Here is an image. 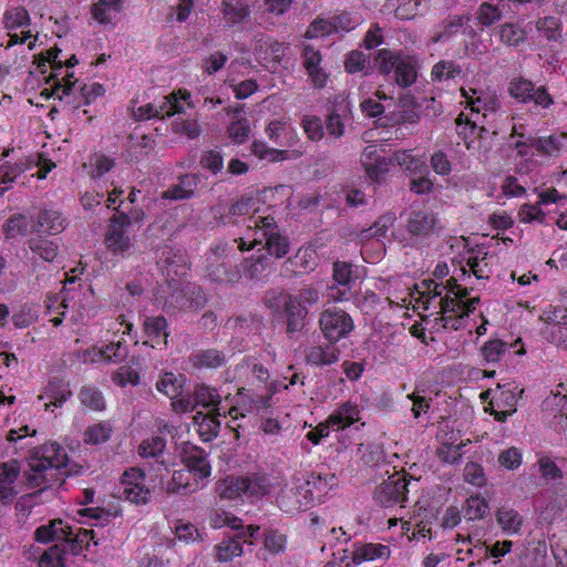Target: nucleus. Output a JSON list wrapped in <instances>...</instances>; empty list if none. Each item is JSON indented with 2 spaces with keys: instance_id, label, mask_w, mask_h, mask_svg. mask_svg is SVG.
Masks as SVG:
<instances>
[{
  "instance_id": "1",
  "label": "nucleus",
  "mask_w": 567,
  "mask_h": 567,
  "mask_svg": "<svg viewBox=\"0 0 567 567\" xmlns=\"http://www.w3.org/2000/svg\"><path fill=\"white\" fill-rule=\"evenodd\" d=\"M69 462L65 450L58 443H47L35 447L27 458L28 468L23 471L28 488H39V493L62 484V475Z\"/></svg>"
},
{
  "instance_id": "2",
  "label": "nucleus",
  "mask_w": 567,
  "mask_h": 567,
  "mask_svg": "<svg viewBox=\"0 0 567 567\" xmlns=\"http://www.w3.org/2000/svg\"><path fill=\"white\" fill-rule=\"evenodd\" d=\"M249 221L252 225H248V228L252 233V238L249 241V246L246 247V238L240 237L235 239L238 244L240 251L249 250L258 245H262L266 250L265 255H268L271 259L285 258L291 248L289 237L282 231L272 216L266 217H250Z\"/></svg>"
},
{
  "instance_id": "3",
  "label": "nucleus",
  "mask_w": 567,
  "mask_h": 567,
  "mask_svg": "<svg viewBox=\"0 0 567 567\" xmlns=\"http://www.w3.org/2000/svg\"><path fill=\"white\" fill-rule=\"evenodd\" d=\"M374 63L381 74L393 79L402 89L410 87L416 82L419 65L412 55L382 49L378 51Z\"/></svg>"
},
{
  "instance_id": "4",
  "label": "nucleus",
  "mask_w": 567,
  "mask_h": 567,
  "mask_svg": "<svg viewBox=\"0 0 567 567\" xmlns=\"http://www.w3.org/2000/svg\"><path fill=\"white\" fill-rule=\"evenodd\" d=\"M233 247L218 244L206 254V275L217 284L235 285L241 279V270L233 264Z\"/></svg>"
},
{
  "instance_id": "5",
  "label": "nucleus",
  "mask_w": 567,
  "mask_h": 567,
  "mask_svg": "<svg viewBox=\"0 0 567 567\" xmlns=\"http://www.w3.org/2000/svg\"><path fill=\"white\" fill-rule=\"evenodd\" d=\"M268 482L264 476H228L218 482L216 492L224 499L235 501L244 495L261 497L268 493Z\"/></svg>"
},
{
  "instance_id": "6",
  "label": "nucleus",
  "mask_w": 567,
  "mask_h": 567,
  "mask_svg": "<svg viewBox=\"0 0 567 567\" xmlns=\"http://www.w3.org/2000/svg\"><path fill=\"white\" fill-rule=\"evenodd\" d=\"M224 524L230 526L235 534L217 545L216 555L219 561H229L243 555V544L249 543L252 545L250 539L258 533L259 527L255 525L243 526L241 520L236 516H226Z\"/></svg>"
},
{
  "instance_id": "7",
  "label": "nucleus",
  "mask_w": 567,
  "mask_h": 567,
  "mask_svg": "<svg viewBox=\"0 0 567 567\" xmlns=\"http://www.w3.org/2000/svg\"><path fill=\"white\" fill-rule=\"evenodd\" d=\"M319 327L327 341L338 342L349 337L354 329V322L348 312L331 307L320 313Z\"/></svg>"
},
{
  "instance_id": "8",
  "label": "nucleus",
  "mask_w": 567,
  "mask_h": 567,
  "mask_svg": "<svg viewBox=\"0 0 567 567\" xmlns=\"http://www.w3.org/2000/svg\"><path fill=\"white\" fill-rule=\"evenodd\" d=\"M116 213L110 218V224L105 234V246L114 255L125 256L132 248L131 237L128 235L126 213L115 208Z\"/></svg>"
},
{
  "instance_id": "9",
  "label": "nucleus",
  "mask_w": 567,
  "mask_h": 567,
  "mask_svg": "<svg viewBox=\"0 0 567 567\" xmlns=\"http://www.w3.org/2000/svg\"><path fill=\"white\" fill-rule=\"evenodd\" d=\"M508 93L516 101L533 103L536 107L548 109L554 104V99L545 86L536 87L532 81L520 76L509 82Z\"/></svg>"
},
{
  "instance_id": "10",
  "label": "nucleus",
  "mask_w": 567,
  "mask_h": 567,
  "mask_svg": "<svg viewBox=\"0 0 567 567\" xmlns=\"http://www.w3.org/2000/svg\"><path fill=\"white\" fill-rule=\"evenodd\" d=\"M145 473L136 467L126 470L122 475L117 494L132 504L145 505L151 499V489L144 485Z\"/></svg>"
},
{
  "instance_id": "11",
  "label": "nucleus",
  "mask_w": 567,
  "mask_h": 567,
  "mask_svg": "<svg viewBox=\"0 0 567 567\" xmlns=\"http://www.w3.org/2000/svg\"><path fill=\"white\" fill-rule=\"evenodd\" d=\"M207 300L204 291L199 287H187L173 291L165 301L164 308L169 311L200 310L205 307Z\"/></svg>"
},
{
  "instance_id": "12",
  "label": "nucleus",
  "mask_w": 567,
  "mask_h": 567,
  "mask_svg": "<svg viewBox=\"0 0 567 567\" xmlns=\"http://www.w3.org/2000/svg\"><path fill=\"white\" fill-rule=\"evenodd\" d=\"M408 492V482L405 477L401 475H393L375 487L373 498L381 506L391 507L406 501Z\"/></svg>"
},
{
  "instance_id": "13",
  "label": "nucleus",
  "mask_w": 567,
  "mask_h": 567,
  "mask_svg": "<svg viewBox=\"0 0 567 567\" xmlns=\"http://www.w3.org/2000/svg\"><path fill=\"white\" fill-rule=\"evenodd\" d=\"M318 266L317 251L312 247H301L295 256L287 258L281 264L280 274L286 278L309 274Z\"/></svg>"
},
{
  "instance_id": "14",
  "label": "nucleus",
  "mask_w": 567,
  "mask_h": 567,
  "mask_svg": "<svg viewBox=\"0 0 567 567\" xmlns=\"http://www.w3.org/2000/svg\"><path fill=\"white\" fill-rule=\"evenodd\" d=\"M181 458L194 477L204 480L210 475L212 468L207 460V453L202 447L190 442L183 443Z\"/></svg>"
},
{
  "instance_id": "15",
  "label": "nucleus",
  "mask_w": 567,
  "mask_h": 567,
  "mask_svg": "<svg viewBox=\"0 0 567 567\" xmlns=\"http://www.w3.org/2000/svg\"><path fill=\"white\" fill-rule=\"evenodd\" d=\"M405 228L413 237L429 238L439 230L440 221L431 210H412L408 216Z\"/></svg>"
},
{
  "instance_id": "16",
  "label": "nucleus",
  "mask_w": 567,
  "mask_h": 567,
  "mask_svg": "<svg viewBox=\"0 0 567 567\" xmlns=\"http://www.w3.org/2000/svg\"><path fill=\"white\" fill-rule=\"evenodd\" d=\"M76 538L71 535H68V539H63L61 544H54L49 547L39 559V567H65L64 556L66 550H69L72 555H79L83 545L76 543Z\"/></svg>"
},
{
  "instance_id": "17",
  "label": "nucleus",
  "mask_w": 567,
  "mask_h": 567,
  "mask_svg": "<svg viewBox=\"0 0 567 567\" xmlns=\"http://www.w3.org/2000/svg\"><path fill=\"white\" fill-rule=\"evenodd\" d=\"M306 496L300 478H295L292 486H286L280 491L277 496V504L285 513H298L308 509L312 505Z\"/></svg>"
},
{
  "instance_id": "18",
  "label": "nucleus",
  "mask_w": 567,
  "mask_h": 567,
  "mask_svg": "<svg viewBox=\"0 0 567 567\" xmlns=\"http://www.w3.org/2000/svg\"><path fill=\"white\" fill-rule=\"evenodd\" d=\"M340 349L337 342L328 341L326 344H313L306 350V362L322 368L339 361Z\"/></svg>"
},
{
  "instance_id": "19",
  "label": "nucleus",
  "mask_w": 567,
  "mask_h": 567,
  "mask_svg": "<svg viewBox=\"0 0 567 567\" xmlns=\"http://www.w3.org/2000/svg\"><path fill=\"white\" fill-rule=\"evenodd\" d=\"M333 475H321L319 473H310L307 478L300 480V483L305 489L306 498L310 499L311 504L315 501H320L322 496H324L328 491L334 484Z\"/></svg>"
},
{
  "instance_id": "20",
  "label": "nucleus",
  "mask_w": 567,
  "mask_h": 567,
  "mask_svg": "<svg viewBox=\"0 0 567 567\" xmlns=\"http://www.w3.org/2000/svg\"><path fill=\"white\" fill-rule=\"evenodd\" d=\"M200 174H185L179 176L178 183L163 193V198L172 200L189 199L195 196L202 183Z\"/></svg>"
},
{
  "instance_id": "21",
  "label": "nucleus",
  "mask_w": 567,
  "mask_h": 567,
  "mask_svg": "<svg viewBox=\"0 0 567 567\" xmlns=\"http://www.w3.org/2000/svg\"><path fill=\"white\" fill-rule=\"evenodd\" d=\"M72 534V526L65 524L62 519H53L48 524L37 527L34 530V539L42 544L55 542L61 544L63 539H68V535Z\"/></svg>"
},
{
  "instance_id": "22",
  "label": "nucleus",
  "mask_w": 567,
  "mask_h": 567,
  "mask_svg": "<svg viewBox=\"0 0 567 567\" xmlns=\"http://www.w3.org/2000/svg\"><path fill=\"white\" fill-rule=\"evenodd\" d=\"M274 259L268 255L259 254L245 258L241 264V275L244 274L249 280H261L272 268Z\"/></svg>"
},
{
  "instance_id": "23",
  "label": "nucleus",
  "mask_w": 567,
  "mask_h": 567,
  "mask_svg": "<svg viewBox=\"0 0 567 567\" xmlns=\"http://www.w3.org/2000/svg\"><path fill=\"white\" fill-rule=\"evenodd\" d=\"M189 362L198 370L218 369L226 364L227 357L224 351L215 348L200 349L189 355Z\"/></svg>"
},
{
  "instance_id": "24",
  "label": "nucleus",
  "mask_w": 567,
  "mask_h": 567,
  "mask_svg": "<svg viewBox=\"0 0 567 567\" xmlns=\"http://www.w3.org/2000/svg\"><path fill=\"white\" fill-rule=\"evenodd\" d=\"M167 320L164 316L147 317L143 323L144 334L148 338L145 343H151L153 348L167 344Z\"/></svg>"
},
{
  "instance_id": "25",
  "label": "nucleus",
  "mask_w": 567,
  "mask_h": 567,
  "mask_svg": "<svg viewBox=\"0 0 567 567\" xmlns=\"http://www.w3.org/2000/svg\"><path fill=\"white\" fill-rule=\"evenodd\" d=\"M538 154L558 156L567 147V133H557L549 136H533L530 141Z\"/></svg>"
},
{
  "instance_id": "26",
  "label": "nucleus",
  "mask_w": 567,
  "mask_h": 567,
  "mask_svg": "<svg viewBox=\"0 0 567 567\" xmlns=\"http://www.w3.org/2000/svg\"><path fill=\"white\" fill-rule=\"evenodd\" d=\"M285 315H286V331L289 336L300 332L305 327V320L308 315L306 306L298 303L295 299L285 297L284 301Z\"/></svg>"
},
{
  "instance_id": "27",
  "label": "nucleus",
  "mask_w": 567,
  "mask_h": 567,
  "mask_svg": "<svg viewBox=\"0 0 567 567\" xmlns=\"http://www.w3.org/2000/svg\"><path fill=\"white\" fill-rule=\"evenodd\" d=\"M303 66L311 78L315 86L323 87L327 82V74L320 68L321 54L310 45H305L302 50Z\"/></svg>"
},
{
  "instance_id": "28",
  "label": "nucleus",
  "mask_w": 567,
  "mask_h": 567,
  "mask_svg": "<svg viewBox=\"0 0 567 567\" xmlns=\"http://www.w3.org/2000/svg\"><path fill=\"white\" fill-rule=\"evenodd\" d=\"M33 162L29 158H20L16 163L4 162L0 165V196L9 189V185L12 184L16 178L30 169Z\"/></svg>"
},
{
  "instance_id": "29",
  "label": "nucleus",
  "mask_w": 567,
  "mask_h": 567,
  "mask_svg": "<svg viewBox=\"0 0 567 567\" xmlns=\"http://www.w3.org/2000/svg\"><path fill=\"white\" fill-rule=\"evenodd\" d=\"M64 229V219L56 210L44 209L41 210L37 217L32 230L37 233H44L48 235H55Z\"/></svg>"
},
{
  "instance_id": "30",
  "label": "nucleus",
  "mask_w": 567,
  "mask_h": 567,
  "mask_svg": "<svg viewBox=\"0 0 567 567\" xmlns=\"http://www.w3.org/2000/svg\"><path fill=\"white\" fill-rule=\"evenodd\" d=\"M496 522L506 535H517L522 530L524 518L513 507L501 506L495 513Z\"/></svg>"
},
{
  "instance_id": "31",
  "label": "nucleus",
  "mask_w": 567,
  "mask_h": 567,
  "mask_svg": "<svg viewBox=\"0 0 567 567\" xmlns=\"http://www.w3.org/2000/svg\"><path fill=\"white\" fill-rule=\"evenodd\" d=\"M44 395L50 400L45 404V410H50L51 406H62L72 396V391L68 382L53 378L49 381Z\"/></svg>"
},
{
  "instance_id": "32",
  "label": "nucleus",
  "mask_w": 567,
  "mask_h": 567,
  "mask_svg": "<svg viewBox=\"0 0 567 567\" xmlns=\"http://www.w3.org/2000/svg\"><path fill=\"white\" fill-rule=\"evenodd\" d=\"M123 9V0H97L91 8L94 20L101 24H113L115 17Z\"/></svg>"
},
{
  "instance_id": "33",
  "label": "nucleus",
  "mask_w": 567,
  "mask_h": 567,
  "mask_svg": "<svg viewBox=\"0 0 567 567\" xmlns=\"http://www.w3.org/2000/svg\"><path fill=\"white\" fill-rule=\"evenodd\" d=\"M221 12L226 22L234 27L248 20L250 8L241 0H224L221 2Z\"/></svg>"
},
{
  "instance_id": "34",
  "label": "nucleus",
  "mask_w": 567,
  "mask_h": 567,
  "mask_svg": "<svg viewBox=\"0 0 567 567\" xmlns=\"http://www.w3.org/2000/svg\"><path fill=\"white\" fill-rule=\"evenodd\" d=\"M359 412L355 404L346 402L329 416V424L337 430L350 426L359 420Z\"/></svg>"
},
{
  "instance_id": "35",
  "label": "nucleus",
  "mask_w": 567,
  "mask_h": 567,
  "mask_svg": "<svg viewBox=\"0 0 567 567\" xmlns=\"http://www.w3.org/2000/svg\"><path fill=\"white\" fill-rule=\"evenodd\" d=\"M478 118H473L464 113H460L455 120L456 133L464 141V144L468 151L475 150L473 137L477 131Z\"/></svg>"
},
{
  "instance_id": "36",
  "label": "nucleus",
  "mask_w": 567,
  "mask_h": 567,
  "mask_svg": "<svg viewBox=\"0 0 567 567\" xmlns=\"http://www.w3.org/2000/svg\"><path fill=\"white\" fill-rule=\"evenodd\" d=\"M157 262L163 267L172 269L177 276L185 274V256L181 250H175L173 247H163Z\"/></svg>"
},
{
  "instance_id": "37",
  "label": "nucleus",
  "mask_w": 567,
  "mask_h": 567,
  "mask_svg": "<svg viewBox=\"0 0 567 567\" xmlns=\"http://www.w3.org/2000/svg\"><path fill=\"white\" fill-rule=\"evenodd\" d=\"M389 162L392 164H398L401 167H404L410 174H423L426 172L425 163L412 156L411 151H398L394 152L390 157Z\"/></svg>"
},
{
  "instance_id": "38",
  "label": "nucleus",
  "mask_w": 567,
  "mask_h": 567,
  "mask_svg": "<svg viewBox=\"0 0 567 567\" xmlns=\"http://www.w3.org/2000/svg\"><path fill=\"white\" fill-rule=\"evenodd\" d=\"M348 105L340 103L334 105L333 110L329 113L326 118V130L329 136L339 138L344 134V123L342 116L348 113Z\"/></svg>"
},
{
  "instance_id": "39",
  "label": "nucleus",
  "mask_w": 567,
  "mask_h": 567,
  "mask_svg": "<svg viewBox=\"0 0 567 567\" xmlns=\"http://www.w3.org/2000/svg\"><path fill=\"white\" fill-rule=\"evenodd\" d=\"M183 384V375L177 377L173 372H165L156 382V390L169 399H175L182 394Z\"/></svg>"
},
{
  "instance_id": "40",
  "label": "nucleus",
  "mask_w": 567,
  "mask_h": 567,
  "mask_svg": "<svg viewBox=\"0 0 567 567\" xmlns=\"http://www.w3.org/2000/svg\"><path fill=\"white\" fill-rule=\"evenodd\" d=\"M193 399L197 405H202L204 408H214L218 411V405L220 403V395L215 388L208 386L206 384H197L194 389ZM220 415L219 412H217Z\"/></svg>"
},
{
  "instance_id": "41",
  "label": "nucleus",
  "mask_w": 567,
  "mask_h": 567,
  "mask_svg": "<svg viewBox=\"0 0 567 567\" xmlns=\"http://www.w3.org/2000/svg\"><path fill=\"white\" fill-rule=\"evenodd\" d=\"M79 400L85 408L93 411L105 410V400L103 393L93 385H84L79 391Z\"/></svg>"
},
{
  "instance_id": "42",
  "label": "nucleus",
  "mask_w": 567,
  "mask_h": 567,
  "mask_svg": "<svg viewBox=\"0 0 567 567\" xmlns=\"http://www.w3.org/2000/svg\"><path fill=\"white\" fill-rule=\"evenodd\" d=\"M353 554L357 557V563L374 560L378 558H388L390 556V548L382 544H364L354 548Z\"/></svg>"
},
{
  "instance_id": "43",
  "label": "nucleus",
  "mask_w": 567,
  "mask_h": 567,
  "mask_svg": "<svg viewBox=\"0 0 567 567\" xmlns=\"http://www.w3.org/2000/svg\"><path fill=\"white\" fill-rule=\"evenodd\" d=\"M29 225L27 216L14 214L6 220L2 226V231L7 239H14L19 236L27 235Z\"/></svg>"
},
{
  "instance_id": "44",
  "label": "nucleus",
  "mask_w": 567,
  "mask_h": 567,
  "mask_svg": "<svg viewBox=\"0 0 567 567\" xmlns=\"http://www.w3.org/2000/svg\"><path fill=\"white\" fill-rule=\"evenodd\" d=\"M30 250L38 255L45 261H53L58 256V244L53 240L43 239V238H31L29 240Z\"/></svg>"
},
{
  "instance_id": "45",
  "label": "nucleus",
  "mask_w": 567,
  "mask_h": 567,
  "mask_svg": "<svg viewBox=\"0 0 567 567\" xmlns=\"http://www.w3.org/2000/svg\"><path fill=\"white\" fill-rule=\"evenodd\" d=\"M488 503L480 496H471L463 507L464 518L467 520L482 519L488 512Z\"/></svg>"
},
{
  "instance_id": "46",
  "label": "nucleus",
  "mask_w": 567,
  "mask_h": 567,
  "mask_svg": "<svg viewBox=\"0 0 567 567\" xmlns=\"http://www.w3.org/2000/svg\"><path fill=\"white\" fill-rule=\"evenodd\" d=\"M462 74V68L453 61L442 60L437 62L431 72L432 79L435 81L453 80Z\"/></svg>"
},
{
  "instance_id": "47",
  "label": "nucleus",
  "mask_w": 567,
  "mask_h": 567,
  "mask_svg": "<svg viewBox=\"0 0 567 567\" xmlns=\"http://www.w3.org/2000/svg\"><path fill=\"white\" fill-rule=\"evenodd\" d=\"M507 351V343L501 339L485 342L481 348V354L487 363L498 362Z\"/></svg>"
},
{
  "instance_id": "48",
  "label": "nucleus",
  "mask_w": 567,
  "mask_h": 567,
  "mask_svg": "<svg viewBox=\"0 0 567 567\" xmlns=\"http://www.w3.org/2000/svg\"><path fill=\"white\" fill-rule=\"evenodd\" d=\"M536 29L544 34L548 41H558L561 38V23L555 17H544L536 22Z\"/></svg>"
},
{
  "instance_id": "49",
  "label": "nucleus",
  "mask_w": 567,
  "mask_h": 567,
  "mask_svg": "<svg viewBox=\"0 0 567 567\" xmlns=\"http://www.w3.org/2000/svg\"><path fill=\"white\" fill-rule=\"evenodd\" d=\"M499 38L505 44L517 47L525 41L526 33L515 23H504L499 28Z\"/></svg>"
},
{
  "instance_id": "50",
  "label": "nucleus",
  "mask_w": 567,
  "mask_h": 567,
  "mask_svg": "<svg viewBox=\"0 0 567 567\" xmlns=\"http://www.w3.org/2000/svg\"><path fill=\"white\" fill-rule=\"evenodd\" d=\"M3 24L7 30H14L30 24V17L24 8L18 7L6 11Z\"/></svg>"
},
{
  "instance_id": "51",
  "label": "nucleus",
  "mask_w": 567,
  "mask_h": 567,
  "mask_svg": "<svg viewBox=\"0 0 567 567\" xmlns=\"http://www.w3.org/2000/svg\"><path fill=\"white\" fill-rule=\"evenodd\" d=\"M156 117L165 118L173 116L175 114H181L184 112L183 103L177 99L175 93H172L164 97V101L159 105H155Z\"/></svg>"
},
{
  "instance_id": "52",
  "label": "nucleus",
  "mask_w": 567,
  "mask_h": 567,
  "mask_svg": "<svg viewBox=\"0 0 567 567\" xmlns=\"http://www.w3.org/2000/svg\"><path fill=\"white\" fill-rule=\"evenodd\" d=\"M338 21H340V18H333L330 21H327L324 19H316L308 27L305 35L308 39H313V38L330 34L331 32L338 30V25H337Z\"/></svg>"
},
{
  "instance_id": "53",
  "label": "nucleus",
  "mask_w": 567,
  "mask_h": 567,
  "mask_svg": "<svg viewBox=\"0 0 567 567\" xmlns=\"http://www.w3.org/2000/svg\"><path fill=\"white\" fill-rule=\"evenodd\" d=\"M287 536L278 529H267L264 535V546L272 555H278L286 549Z\"/></svg>"
},
{
  "instance_id": "54",
  "label": "nucleus",
  "mask_w": 567,
  "mask_h": 567,
  "mask_svg": "<svg viewBox=\"0 0 567 567\" xmlns=\"http://www.w3.org/2000/svg\"><path fill=\"white\" fill-rule=\"evenodd\" d=\"M499 388H501V392H499V395L497 399V405L502 409H505L508 411L511 410L512 412H515L516 406H517V401H518V398L516 394V391H518V386L508 383V384H505ZM523 392H524V390L520 389L519 394H522Z\"/></svg>"
},
{
  "instance_id": "55",
  "label": "nucleus",
  "mask_w": 567,
  "mask_h": 567,
  "mask_svg": "<svg viewBox=\"0 0 567 567\" xmlns=\"http://www.w3.org/2000/svg\"><path fill=\"white\" fill-rule=\"evenodd\" d=\"M112 434V427L109 423H97L90 426L84 432V442L89 444H101L106 442Z\"/></svg>"
},
{
  "instance_id": "56",
  "label": "nucleus",
  "mask_w": 567,
  "mask_h": 567,
  "mask_svg": "<svg viewBox=\"0 0 567 567\" xmlns=\"http://www.w3.org/2000/svg\"><path fill=\"white\" fill-rule=\"evenodd\" d=\"M463 95L466 99V104L471 107V117L478 118V122H481V117H485V111L494 110V102L487 101L486 99H483L481 96H477L474 99L473 96H470L465 90H462Z\"/></svg>"
},
{
  "instance_id": "57",
  "label": "nucleus",
  "mask_w": 567,
  "mask_h": 567,
  "mask_svg": "<svg viewBox=\"0 0 567 567\" xmlns=\"http://www.w3.org/2000/svg\"><path fill=\"white\" fill-rule=\"evenodd\" d=\"M128 353L125 341H112L101 349L102 357L109 362H121Z\"/></svg>"
},
{
  "instance_id": "58",
  "label": "nucleus",
  "mask_w": 567,
  "mask_h": 567,
  "mask_svg": "<svg viewBox=\"0 0 567 567\" xmlns=\"http://www.w3.org/2000/svg\"><path fill=\"white\" fill-rule=\"evenodd\" d=\"M186 474L183 471H174L172 478L165 487L167 495L188 494L195 491V487L188 482L184 483Z\"/></svg>"
},
{
  "instance_id": "59",
  "label": "nucleus",
  "mask_w": 567,
  "mask_h": 567,
  "mask_svg": "<svg viewBox=\"0 0 567 567\" xmlns=\"http://www.w3.org/2000/svg\"><path fill=\"white\" fill-rule=\"evenodd\" d=\"M543 334L550 343L567 350V327L547 323Z\"/></svg>"
},
{
  "instance_id": "60",
  "label": "nucleus",
  "mask_w": 567,
  "mask_h": 567,
  "mask_svg": "<svg viewBox=\"0 0 567 567\" xmlns=\"http://www.w3.org/2000/svg\"><path fill=\"white\" fill-rule=\"evenodd\" d=\"M502 18V11L495 4L483 2L476 12V19L483 25L489 27Z\"/></svg>"
},
{
  "instance_id": "61",
  "label": "nucleus",
  "mask_w": 567,
  "mask_h": 567,
  "mask_svg": "<svg viewBox=\"0 0 567 567\" xmlns=\"http://www.w3.org/2000/svg\"><path fill=\"white\" fill-rule=\"evenodd\" d=\"M199 163L203 168L208 169L213 174L221 172L224 167V158L219 151L209 150L202 154Z\"/></svg>"
},
{
  "instance_id": "62",
  "label": "nucleus",
  "mask_w": 567,
  "mask_h": 567,
  "mask_svg": "<svg viewBox=\"0 0 567 567\" xmlns=\"http://www.w3.org/2000/svg\"><path fill=\"white\" fill-rule=\"evenodd\" d=\"M251 151L258 157L268 158L270 162H280L287 158V151L268 148L262 142L255 141L251 145Z\"/></svg>"
},
{
  "instance_id": "63",
  "label": "nucleus",
  "mask_w": 567,
  "mask_h": 567,
  "mask_svg": "<svg viewBox=\"0 0 567 567\" xmlns=\"http://www.w3.org/2000/svg\"><path fill=\"white\" fill-rule=\"evenodd\" d=\"M165 449V440L161 436H153L145 440L138 447L140 455L143 457H156L163 453Z\"/></svg>"
},
{
  "instance_id": "64",
  "label": "nucleus",
  "mask_w": 567,
  "mask_h": 567,
  "mask_svg": "<svg viewBox=\"0 0 567 567\" xmlns=\"http://www.w3.org/2000/svg\"><path fill=\"white\" fill-rule=\"evenodd\" d=\"M333 279L341 287L349 286L353 279L352 264L336 261L333 264Z\"/></svg>"
}]
</instances>
